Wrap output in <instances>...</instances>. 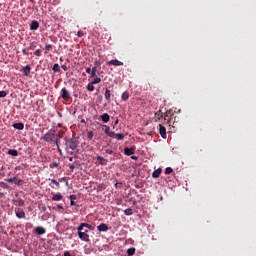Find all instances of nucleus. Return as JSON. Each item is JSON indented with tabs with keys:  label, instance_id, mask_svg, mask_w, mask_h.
Instances as JSON below:
<instances>
[{
	"label": "nucleus",
	"instance_id": "f257e3e1",
	"mask_svg": "<svg viewBox=\"0 0 256 256\" xmlns=\"http://www.w3.org/2000/svg\"><path fill=\"white\" fill-rule=\"evenodd\" d=\"M65 145H66V151L70 153V155H73L75 151H77V147L79 146V140L77 138H70L67 140L65 138Z\"/></svg>",
	"mask_w": 256,
	"mask_h": 256
},
{
	"label": "nucleus",
	"instance_id": "f03ea898",
	"mask_svg": "<svg viewBox=\"0 0 256 256\" xmlns=\"http://www.w3.org/2000/svg\"><path fill=\"white\" fill-rule=\"evenodd\" d=\"M78 237L81 241L85 243H89L91 239H89V230L85 229L81 224L77 227Z\"/></svg>",
	"mask_w": 256,
	"mask_h": 256
},
{
	"label": "nucleus",
	"instance_id": "7ed1b4c3",
	"mask_svg": "<svg viewBox=\"0 0 256 256\" xmlns=\"http://www.w3.org/2000/svg\"><path fill=\"white\" fill-rule=\"evenodd\" d=\"M173 115H175V112L173 110H167L164 113L163 123L164 125H169L171 123V119H173Z\"/></svg>",
	"mask_w": 256,
	"mask_h": 256
},
{
	"label": "nucleus",
	"instance_id": "20e7f679",
	"mask_svg": "<svg viewBox=\"0 0 256 256\" xmlns=\"http://www.w3.org/2000/svg\"><path fill=\"white\" fill-rule=\"evenodd\" d=\"M55 138V134L51 132H47L43 136V141H46V143H53V139Z\"/></svg>",
	"mask_w": 256,
	"mask_h": 256
},
{
	"label": "nucleus",
	"instance_id": "39448f33",
	"mask_svg": "<svg viewBox=\"0 0 256 256\" xmlns=\"http://www.w3.org/2000/svg\"><path fill=\"white\" fill-rule=\"evenodd\" d=\"M61 97H62V99H64V101H69V99H71L69 90H67V88H62Z\"/></svg>",
	"mask_w": 256,
	"mask_h": 256
},
{
	"label": "nucleus",
	"instance_id": "423d86ee",
	"mask_svg": "<svg viewBox=\"0 0 256 256\" xmlns=\"http://www.w3.org/2000/svg\"><path fill=\"white\" fill-rule=\"evenodd\" d=\"M159 133L162 139H167V128H165V126L162 124H159Z\"/></svg>",
	"mask_w": 256,
	"mask_h": 256
},
{
	"label": "nucleus",
	"instance_id": "0eeeda50",
	"mask_svg": "<svg viewBox=\"0 0 256 256\" xmlns=\"http://www.w3.org/2000/svg\"><path fill=\"white\" fill-rule=\"evenodd\" d=\"M107 65H114V67H121L123 62L119 61L118 59L110 60L107 62Z\"/></svg>",
	"mask_w": 256,
	"mask_h": 256
},
{
	"label": "nucleus",
	"instance_id": "6e6552de",
	"mask_svg": "<svg viewBox=\"0 0 256 256\" xmlns=\"http://www.w3.org/2000/svg\"><path fill=\"white\" fill-rule=\"evenodd\" d=\"M39 29V22L37 20H33L30 24L31 31H37Z\"/></svg>",
	"mask_w": 256,
	"mask_h": 256
},
{
	"label": "nucleus",
	"instance_id": "1a4fd4ad",
	"mask_svg": "<svg viewBox=\"0 0 256 256\" xmlns=\"http://www.w3.org/2000/svg\"><path fill=\"white\" fill-rule=\"evenodd\" d=\"M163 119L164 114L161 112V110L155 113V121H161V123H163Z\"/></svg>",
	"mask_w": 256,
	"mask_h": 256
},
{
	"label": "nucleus",
	"instance_id": "9d476101",
	"mask_svg": "<svg viewBox=\"0 0 256 256\" xmlns=\"http://www.w3.org/2000/svg\"><path fill=\"white\" fill-rule=\"evenodd\" d=\"M46 232L47 230L44 227L39 226L35 228V233L37 235H45Z\"/></svg>",
	"mask_w": 256,
	"mask_h": 256
},
{
	"label": "nucleus",
	"instance_id": "9b49d317",
	"mask_svg": "<svg viewBox=\"0 0 256 256\" xmlns=\"http://www.w3.org/2000/svg\"><path fill=\"white\" fill-rule=\"evenodd\" d=\"M13 127L18 131H23V129H25V124H23L22 122H18V123H14Z\"/></svg>",
	"mask_w": 256,
	"mask_h": 256
},
{
	"label": "nucleus",
	"instance_id": "f8f14e48",
	"mask_svg": "<svg viewBox=\"0 0 256 256\" xmlns=\"http://www.w3.org/2000/svg\"><path fill=\"white\" fill-rule=\"evenodd\" d=\"M98 231L101 233L103 231H109V226L105 223H101L99 226H97Z\"/></svg>",
	"mask_w": 256,
	"mask_h": 256
},
{
	"label": "nucleus",
	"instance_id": "ddd939ff",
	"mask_svg": "<svg viewBox=\"0 0 256 256\" xmlns=\"http://www.w3.org/2000/svg\"><path fill=\"white\" fill-rule=\"evenodd\" d=\"M112 137L114 139H117L118 141H123V139H125V134H123V133H117V134L113 133Z\"/></svg>",
	"mask_w": 256,
	"mask_h": 256
},
{
	"label": "nucleus",
	"instance_id": "4468645a",
	"mask_svg": "<svg viewBox=\"0 0 256 256\" xmlns=\"http://www.w3.org/2000/svg\"><path fill=\"white\" fill-rule=\"evenodd\" d=\"M97 161L99 165H107V163H109V160L103 158V156H97Z\"/></svg>",
	"mask_w": 256,
	"mask_h": 256
},
{
	"label": "nucleus",
	"instance_id": "2eb2a0df",
	"mask_svg": "<svg viewBox=\"0 0 256 256\" xmlns=\"http://www.w3.org/2000/svg\"><path fill=\"white\" fill-rule=\"evenodd\" d=\"M104 97L106 99V101H111V97H113V94L111 93V90L106 89L105 93H104Z\"/></svg>",
	"mask_w": 256,
	"mask_h": 256
},
{
	"label": "nucleus",
	"instance_id": "dca6fc26",
	"mask_svg": "<svg viewBox=\"0 0 256 256\" xmlns=\"http://www.w3.org/2000/svg\"><path fill=\"white\" fill-rule=\"evenodd\" d=\"M161 173H162L161 168H158L157 170H155V171L152 173V177H153L154 179H159V177H161Z\"/></svg>",
	"mask_w": 256,
	"mask_h": 256
},
{
	"label": "nucleus",
	"instance_id": "f3484780",
	"mask_svg": "<svg viewBox=\"0 0 256 256\" xmlns=\"http://www.w3.org/2000/svg\"><path fill=\"white\" fill-rule=\"evenodd\" d=\"M23 73H24V75H26V77H29V75H31V66L26 65L23 69Z\"/></svg>",
	"mask_w": 256,
	"mask_h": 256
},
{
	"label": "nucleus",
	"instance_id": "a211bd4d",
	"mask_svg": "<svg viewBox=\"0 0 256 256\" xmlns=\"http://www.w3.org/2000/svg\"><path fill=\"white\" fill-rule=\"evenodd\" d=\"M100 117L103 123H109V119H111V116H109L107 113L102 114Z\"/></svg>",
	"mask_w": 256,
	"mask_h": 256
},
{
	"label": "nucleus",
	"instance_id": "6ab92c4d",
	"mask_svg": "<svg viewBox=\"0 0 256 256\" xmlns=\"http://www.w3.org/2000/svg\"><path fill=\"white\" fill-rule=\"evenodd\" d=\"M124 153H125V155H134L135 154V148H125L124 149Z\"/></svg>",
	"mask_w": 256,
	"mask_h": 256
},
{
	"label": "nucleus",
	"instance_id": "aec40b11",
	"mask_svg": "<svg viewBox=\"0 0 256 256\" xmlns=\"http://www.w3.org/2000/svg\"><path fill=\"white\" fill-rule=\"evenodd\" d=\"M80 225L83 226L84 229H89V231H95V226L93 225H90L88 223H81Z\"/></svg>",
	"mask_w": 256,
	"mask_h": 256
},
{
	"label": "nucleus",
	"instance_id": "412c9836",
	"mask_svg": "<svg viewBox=\"0 0 256 256\" xmlns=\"http://www.w3.org/2000/svg\"><path fill=\"white\" fill-rule=\"evenodd\" d=\"M61 199H63V194L61 193L53 194L52 201H61Z\"/></svg>",
	"mask_w": 256,
	"mask_h": 256
},
{
	"label": "nucleus",
	"instance_id": "4be33fe9",
	"mask_svg": "<svg viewBox=\"0 0 256 256\" xmlns=\"http://www.w3.org/2000/svg\"><path fill=\"white\" fill-rule=\"evenodd\" d=\"M15 213H16V217L18 219H25V212L24 211L19 212V210H15Z\"/></svg>",
	"mask_w": 256,
	"mask_h": 256
},
{
	"label": "nucleus",
	"instance_id": "5701e85b",
	"mask_svg": "<svg viewBox=\"0 0 256 256\" xmlns=\"http://www.w3.org/2000/svg\"><path fill=\"white\" fill-rule=\"evenodd\" d=\"M8 155H12V157H17L19 155V151L16 149H10L8 150Z\"/></svg>",
	"mask_w": 256,
	"mask_h": 256
},
{
	"label": "nucleus",
	"instance_id": "b1692460",
	"mask_svg": "<svg viewBox=\"0 0 256 256\" xmlns=\"http://www.w3.org/2000/svg\"><path fill=\"white\" fill-rule=\"evenodd\" d=\"M14 205H18V207H23L25 205V200L23 199L14 200Z\"/></svg>",
	"mask_w": 256,
	"mask_h": 256
},
{
	"label": "nucleus",
	"instance_id": "393cba45",
	"mask_svg": "<svg viewBox=\"0 0 256 256\" xmlns=\"http://www.w3.org/2000/svg\"><path fill=\"white\" fill-rule=\"evenodd\" d=\"M104 127H105L104 133H105L106 135H108L109 137H113V132H109V131H111V129L109 128V126L104 125Z\"/></svg>",
	"mask_w": 256,
	"mask_h": 256
},
{
	"label": "nucleus",
	"instance_id": "a878e982",
	"mask_svg": "<svg viewBox=\"0 0 256 256\" xmlns=\"http://www.w3.org/2000/svg\"><path fill=\"white\" fill-rule=\"evenodd\" d=\"M90 77H97V66H94V67L91 69Z\"/></svg>",
	"mask_w": 256,
	"mask_h": 256
},
{
	"label": "nucleus",
	"instance_id": "bb28decb",
	"mask_svg": "<svg viewBox=\"0 0 256 256\" xmlns=\"http://www.w3.org/2000/svg\"><path fill=\"white\" fill-rule=\"evenodd\" d=\"M52 71H54V73H59V71H61V66H59V64H54Z\"/></svg>",
	"mask_w": 256,
	"mask_h": 256
},
{
	"label": "nucleus",
	"instance_id": "cd10ccee",
	"mask_svg": "<svg viewBox=\"0 0 256 256\" xmlns=\"http://www.w3.org/2000/svg\"><path fill=\"white\" fill-rule=\"evenodd\" d=\"M121 99L122 101H127L129 99V92L127 91L123 92Z\"/></svg>",
	"mask_w": 256,
	"mask_h": 256
},
{
	"label": "nucleus",
	"instance_id": "c85d7f7f",
	"mask_svg": "<svg viewBox=\"0 0 256 256\" xmlns=\"http://www.w3.org/2000/svg\"><path fill=\"white\" fill-rule=\"evenodd\" d=\"M92 84L97 85L101 83V77H94L93 81H91Z\"/></svg>",
	"mask_w": 256,
	"mask_h": 256
},
{
	"label": "nucleus",
	"instance_id": "c756f323",
	"mask_svg": "<svg viewBox=\"0 0 256 256\" xmlns=\"http://www.w3.org/2000/svg\"><path fill=\"white\" fill-rule=\"evenodd\" d=\"M93 85H95V84H92V82L88 83L87 91H90V92L95 91V86H93Z\"/></svg>",
	"mask_w": 256,
	"mask_h": 256
},
{
	"label": "nucleus",
	"instance_id": "7c9ffc66",
	"mask_svg": "<svg viewBox=\"0 0 256 256\" xmlns=\"http://www.w3.org/2000/svg\"><path fill=\"white\" fill-rule=\"evenodd\" d=\"M59 166H60L59 162H52L50 164V169H55V168H58Z\"/></svg>",
	"mask_w": 256,
	"mask_h": 256
},
{
	"label": "nucleus",
	"instance_id": "2f4dec72",
	"mask_svg": "<svg viewBox=\"0 0 256 256\" xmlns=\"http://www.w3.org/2000/svg\"><path fill=\"white\" fill-rule=\"evenodd\" d=\"M171 173H173V168L167 167V168L165 169V175H171Z\"/></svg>",
	"mask_w": 256,
	"mask_h": 256
},
{
	"label": "nucleus",
	"instance_id": "473e14b6",
	"mask_svg": "<svg viewBox=\"0 0 256 256\" xmlns=\"http://www.w3.org/2000/svg\"><path fill=\"white\" fill-rule=\"evenodd\" d=\"M57 137L58 139H63L65 137V131H59Z\"/></svg>",
	"mask_w": 256,
	"mask_h": 256
},
{
	"label": "nucleus",
	"instance_id": "72a5a7b5",
	"mask_svg": "<svg viewBox=\"0 0 256 256\" xmlns=\"http://www.w3.org/2000/svg\"><path fill=\"white\" fill-rule=\"evenodd\" d=\"M135 253V248H129L128 250H127V254L129 255V256H133V254Z\"/></svg>",
	"mask_w": 256,
	"mask_h": 256
},
{
	"label": "nucleus",
	"instance_id": "f704fd0d",
	"mask_svg": "<svg viewBox=\"0 0 256 256\" xmlns=\"http://www.w3.org/2000/svg\"><path fill=\"white\" fill-rule=\"evenodd\" d=\"M125 215H133V209L128 208L124 211Z\"/></svg>",
	"mask_w": 256,
	"mask_h": 256
},
{
	"label": "nucleus",
	"instance_id": "c9c22d12",
	"mask_svg": "<svg viewBox=\"0 0 256 256\" xmlns=\"http://www.w3.org/2000/svg\"><path fill=\"white\" fill-rule=\"evenodd\" d=\"M45 49H46V51H53V45L52 44H46Z\"/></svg>",
	"mask_w": 256,
	"mask_h": 256
},
{
	"label": "nucleus",
	"instance_id": "e433bc0d",
	"mask_svg": "<svg viewBox=\"0 0 256 256\" xmlns=\"http://www.w3.org/2000/svg\"><path fill=\"white\" fill-rule=\"evenodd\" d=\"M7 97V92L5 90L0 91V98Z\"/></svg>",
	"mask_w": 256,
	"mask_h": 256
},
{
	"label": "nucleus",
	"instance_id": "4c0bfd02",
	"mask_svg": "<svg viewBox=\"0 0 256 256\" xmlns=\"http://www.w3.org/2000/svg\"><path fill=\"white\" fill-rule=\"evenodd\" d=\"M6 181H7L8 183H14V181H17V177L8 178V179H6Z\"/></svg>",
	"mask_w": 256,
	"mask_h": 256
},
{
	"label": "nucleus",
	"instance_id": "58836bf2",
	"mask_svg": "<svg viewBox=\"0 0 256 256\" xmlns=\"http://www.w3.org/2000/svg\"><path fill=\"white\" fill-rule=\"evenodd\" d=\"M22 183H23V180H21V179L16 178V180H14L15 185H21Z\"/></svg>",
	"mask_w": 256,
	"mask_h": 256
},
{
	"label": "nucleus",
	"instance_id": "ea45409f",
	"mask_svg": "<svg viewBox=\"0 0 256 256\" xmlns=\"http://www.w3.org/2000/svg\"><path fill=\"white\" fill-rule=\"evenodd\" d=\"M51 183H53V185H56V187H61V185L59 184V182H57V180L52 179Z\"/></svg>",
	"mask_w": 256,
	"mask_h": 256
},
{
	"label": "nucleus",
	"instance_id": "a19ab883",
	"mask_svg": "<svg viewBox=\"0 0 256 256\" xmlns=\"http://www.w3.org/2000/svg\"><path fill=\"white\" fill-rule=\"evenodd\" d=\"M34 55H36V57H41V50H40V49H37V50L34 52Z\"/></svg>",
	"mask_w": 256,
	"mask_h": 256
},
{
	"label": "nucleus",
	"instance_id": "79ce46f5",
	"mask_svg": "<svg viewBox=\"0 0 256 256\" xmlns=\"http://www.w3.org/2000/svg\"><path fill=\"white\" fill-rule=\"evenodd\" d=\"M60 141H61V138H58V137L54 140L56 147H59Z\"/></svg>",
	"mask_w": 256,
	"mask_h": 256
},
{
	"label": "nucleus",
	"instance_id": "37998d69",
	"mask_svg": "<svg viewBox=\"0 0 256 256\" xmlns=\"http://www.w3.org/2000/svg\"><path fill=\"white\" fill-rule=\"evenodd\" d=\"M94 135L93 131L88 132V139H93Z\"/></svg>",
	"mask_w": 256,
	"mask_h": 256
},
{
	"label": "nucleus",
	"instance_id": "c03bdc74",
	"mask_svg": "<svg viewBox=\"0 0 256 256\" xmlns=\"http://www.w3.org/2000/svg\"><path fill=\"white\" fill-rule=\"evenodd\" d=\"M0 187H2V189H7V183L0 182Z\"/></svg>",
	"mask_w": 256,
	"mask_h": 256
},
{
	"label": "nucleus",
	"instance_id": "a18cd8bd",
	"mask_svg": "<svg viewBox=\"0 0 256 256\" xmlns=\"http://www.w3.org/2000/svg\"><path fill=\"white\" fill-rule=\"evenodd\" d=\"M76 199H77V195L75 194L70 195V201H76Z\"/></svg>",
	"mask_w": 256,
	"mask_h": 256
},
{
	"label": "nucleus",
	"instance_id": "49530a36",
	"mask_svg": "<svg viewBox=\"0 0 256 256\" xmlns=\"http://www.w3.org/2000/svg\"><path fill=\"white\" fill-rule=\"evenodd\" d=\"M70 171H75V165L74 164H69L68 165Z\"/></svg>",
	"mask_w": 256,
	"mask_h": 256
},
{
	"label": "nucleus",
	"instance_id": "de8ad7c7",
	"mask_svg": "<svg viewBox=\"0 0 256 256\" xmlns=\"http://www.w3.org/2000/svg\"><path fill=\"white\" fill-rule=\"evenodd\" d=\"M83 35H85V33H83V31H78L77 33V37H83Z\"/></svg>",
	"mask_w": 256,
	"mask_h": 256
},
{
	"label": "nucleus",
	"instance_id": "09e8293b",
	"mask_svg": "<svg viewBox=\"0 0 256 256\" xmlns=\"http://www.w3.org/2000/svg\"><path fill=\"white\" fill-rule=\"evenodd\" d=\"M105 151H106V153H107L108 155H113V150L107 149V150H105Z\"/></svg>",
	"mask_w": 256,
	"mask_h": 256
},
{
	"label": "nucleus",
	"instance_id": "8fccbe9b",
	"mask_svg": "<svg viewBox=\"0 0 256 256\" xmlns=\"http://www.w3.org/2000/svg\"><path fill=\"white\" fill-rule=\"evenodd\" d=\"M22 53H23V55H29V52L27 51V49H23Z\"/></svg>",
	"mask_w": 256,
	"mask_h": 256
},
{
	"label": "nucleus",
	"instance_id": "3c124183",
	"mask_svg": "<svg viewBox=\"0 0 256 256\" xmlns=\"http://www.w3.org/2000/svg\"><path fill=\"white\" fill-rule=\"evenodd\" d=\"M61 68L63 69V71H67V69H69L67 65H62Z\"/></svg>",
	"mask_w": 256,
	"mask_h": 256
},
{
	"label": "nucleus",
	"instance_id": "603ef678",
	"mask_svg": "<svg viewBox=\"0 0 256 256\" xmlns=\"http://www.w3.org/2000/svg\"><path fill=\"white\" fill-rule=\"evenodd\" d=\"M91 70H92V69H90L89 67L86 68V73H88V75L91 74Z\"/></svg>",
	"mask_w": 256,
	"mask_h": 256
},
{
	"label": "nucleus",
	"instance_id": "864d4df0",
	"mask_svg": "<svg viewBox=\"0 0 256 256\" xmlns=\"http://www.w3.org/2000/svg\"><path fill=\"white\" fill-rule=\"evenodd\" d=\"M70 205L73 207L75 206V200H70Z\"/></svg>",
	"mask_w": 256,
	"mask_h": 256
},
{
	"label": "nucleus",
	"instance_id": "5fc2aeb1",
	"mask_svg": "<svg viewBox=\"0 0 256 256\" xmlns=\"http://www.w3.org/2000/svg\"><path fill=\"white\" fill-rule=\"evenodd\" d=\"M29 49H30L31 51H33V49H35V45L31 44L30 47H29Z\"/></svg>",
	"mask_w": 256,
	"mask_h": 256
},
{
	"label": "nucleus",
	"instance_id": "6e6d98bb",
	"mask_svg": "<svg viewBox=\"0 0 256 256\" xmlns=\"http://www.w3.org/2000/svg\"><path fill=\"white\" fill-rule=\"evenodd\" d=\"M57 209H64L62 205H57Z\"/></svg>",
	"mask_w": 256,
	"mask_h": 256
},
{
	"label": "nucleus",
	"instance_id": "4d7b16f0",
	"mask_svg": "<svg viewBox=\"0 0 256 256\" xmlns=\"http://www.w3.org/2000/svg\"><path fill=\"white\" fill-rule=\"evenodd\" d=\"M57 149H58L59 153H61V148H59V146H57Z\"/></svg>",
	"mask_w": 256,
	"mask_h": 256
},
{
	"label": "nucleus",
	"instance_id": "13d9d810",
	"mask_svg": "<svg viewBox=\"0 0 256 256\" xmlns=\"http://www.w3.org/2000/svg\"><path fill=\"white\" fill-rule=\"evenodd\" d=\"M131 159H137V156H132Z\"/></svg>",
	"mask_w": 256,
	"mask_h": 256
},
{
	"label": "nucleus",
	"instance_id": "bf43d9fd",
	"mask_svg": "<svg viewBox=\"0 0 256 256\" xmlns=\"http://www.w3.org/2000/svg\"><path fill=\"white\" fill-rule=\"evenodd\" d=\"M69 161H73V157H69Z\"/></svg>",
	"mask_w": 256,
	"mask_h": 256
},
{
	"label": "nucleus",
	"instance_id": "052dcab7",
	"mask_svg": "<svg viewBox=\"0 0 256 256\" xmlns=\"http://www.w3.org/2000/svg\"><path fill=\"white\" fill-rule=\"evenodd\" d=\"M117 123H119V120H116V121H115V125H117Z\"/></svg>",
	"mask_w": 256,
	"mask_h": 256
},
{
	"label": "nucleus",
	"instance_id": "680f3d73",
	"mask_svg": "<svg viewBox=\"0 0 256 256\" xmlns=\"http://www.w3.org/2000/svg\"><path fill=\"white\" fill-rule=\"evenodd\" d=\"M95 65H99V62L96 61V62H95Z\"/></svg>",
	"mask_w": 256,
	"mask_h": 256
},
{
	"label": "nucleus",
	"instance_id": "e2e57ef3",
	"mask_svg": "<svg viewBox=\"0 0 256 256\" xmlns=\"http://www.w3.org/2000/svg\"><path fill=\"white\" fill-rule=\"evenodd\" d=\"M0 175H1V172H0Z\"/></svg>",
	"mask_w": 256,
	"mask_h": 256
}]
</instances>
